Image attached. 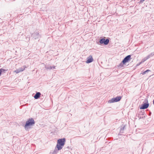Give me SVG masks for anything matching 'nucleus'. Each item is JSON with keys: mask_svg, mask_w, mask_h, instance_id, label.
I'll return each instance as SVG.
<instances>
[{"mask_svg": "<svg viewBox=\"0 0 154 154\" xmlns=\"http://www.w3.org/2000/svg\"><path fill=\"white\" fill-rule=\"evenodd\" d=\"M94 60L92 56L90 55L87 58V60L85 61L87 63H91Z\"/></svg>", "mask_w": 154, "mask_h": 154, "instance_id": "10", "label": "nucleus"}, {"mask_svg": "<svg viewBox=\"0 0 154 154\" xmlns=\"http://www.w3.org/2000/svg\"><path fill=\"white\" fill-rule=\"evenodd\" d=\"M60 150H58V149L56 148V146H55V149L54 151L52 152H50L49 154H57L58 152V151Z\"/></svg>", "mask_w": 154, "mask_h": 154, "instance_id": "14", "label": "nucleus"}, {"mask_svg": "<svg viewBox=\"0 0 154 154\" xmlns=\"http://www.w3.org/2000/svg\"><path fill=\"white\" fill-rule=\"evenodd\" d=\"M149 104L148 102L147 99H145L143 103H142L141 106H139L140 109H146L149 107Z\"/></svg>", "mask_w": 154, "mask_h": 154, "instance_id": "3", "label": "nucleus"}, {"mask_svg": "<svg viewBox=\"0 0 154 154\" xmlns=\"http://www.w3.org/2000/svg\"><path fill=\"white\" fill-rule=\"evenodd\" d=\"M125 64V63H124L122 62V61L119 64V65L118 66L119 67H120V68L122 67H123L124 66V65Z\"/></svg>", "mask_w": 154, "mask_h": 154, "instance_id": "16", "label": "nucleus"}, {"mask_svg": "<svg viewBox=\"0 0 154 154\" xmlns=\"http://www.w3.org/2000/svg\"><path fill=\"white\" fill-rule=\"evenodd\" d=\"M145 112L144 110L141 111L140 112L137 113V116L138 117L139 119H144L145 118Z\"/></svg>", "mask_w": 154, "mask_h": 154, "instance_id": "6", "label": "nucleus"}, {"mask_svg": "<svg viewBox=\"0 0 154 154\" xmlns=\"http://www.w3.org/2000/svg\"><path fill=\"white\" fill-rule=\"evenodd\" d=\"M141 62H140V63H139L138 64H137V66H139L141 63Z\"/></svg>", "mask_w": 154, "mask_h": 154, "instance_id": "23", "label": "nucleus"}, {"mask_svg": "<svg viewBox=\"0 0 154 154\" xmlns=\"http://www.w3.org/2000/svg\"><path fill=\"white\" fill-rule=\"evenodd\" d=\"M150 57H150V55H149H149L147 56L146 57H145V58L146 60H147Z\"/></svg>", "mask_w": 154, "mask_h": 154, "instance_id": "19", "label": "nucleus"}, {"mask_svg": "<svg viewBox=\"0 0 154 154\" xmlns=\"http://www.w3.org/2000/svg\"><path fill=\"white\" fill-rule=\"evenodd\" d=\"M31 36L35 39L39 38L40 37V34L37 32H34L32 34Z\"/></svg>", "mask_w": 154, "mask_h": 154, "instance_id": "8", "label": "nucleus"}, {"mask_svg": "<svg viewBox=\"0 0 154 154\" xmlns=\"http://www.w3.org/2000/svg\"><path fill=\"white\" fill-rule=\"evenodd\" d=\"M131 55H129L125 57L122 60V62L124 63H126L128 62L131 59Z\"/></svg>", "mask_w": 154, "mask_h": 154, "instance_id": "7", "label": "nucleus"}, {"mask_svg": "<svg viewBox=\"0 0 154 154\" xmlns=\"http://www.w3.org/2000/svg\"><path fill=\"white\" fill-rule=\"evenodd\" d=\"M122 98V96H117L115 97H114L109 100L108 102L109 103H112L114 102H118L120 101Z\"/></svg>", "mask_w": 154, "mask_h": 154, "instance_id": "5", "label": "nucleus"}, {"mask_svg": "<svg viewBox=\"0 0 154 154\" xmlns=\"http://www.w3.org/2000/svg\"><path fill=\"white\" fill-rule=\"evenodd\" d=\"M45 68L47 69H55V66H52L49 65L46 66H45Z\"/></svg>", "mask_w": 154, "mask_h": 154, "instance_id": "13", "label": "nucleus"}, {"mask_svg": "<svg viewBox=\"0 0 154 154\" xmlns=\"http://www.w3.org/2000/svg\"><path fill=\"white\" fill-rule=\"evenodd\" d=\"M109 42V38L105 39L104 38H100L99 39V42L98 44L99 45H101L103 44L105 45H108Z\"/></svg>", "mask_w": 154, "mask_h": 154, "instance_id": "4", "label": "nucleus"}, {"mask_svg": "<svg viewBox=\"0 0 154 154\" xmlns=\"http://www.w3.org/2000/svg\"><path fill=\"white\" fill-rule=\"evenodd\" d=\"M150 57H150V55H149H149L147 56L146 57H145V58L146 60H147Z\"/></svg>", "mask_w": 154, "mask_h": 154, "instance_id": "18", "label": "nucleus"}, {"mask_svg": "<svg viewBox=\"0 0 154 154\" xmlns=\"http://www.w3.org/2000/svg\"><path fill=\"white\" fill-rule=\"evenodd\" d=\"M66 141L65 138L59 139L57 140V142L56 148L58 149V150H61L64 146Z\"/></svg>", "mask_w": 154, "mask_h": 154, "instance_id": "2", "label": "nucleus"}, {"mask_svg": "<svg viewBox=\"0 0 154 154\" xmlns=\"http://www.w3.org/2000/svg\"><path fill=\"white\" fill-rule=\"evenodd\" d=\"M149 55H150V57H151L152 56H153L154 55V52H153L152 53H151Z\"/></svg>", "mask_w": 154, "mask_h": 154, "instance_id": "20", "label": "nucleus"}, {"mask_svg": "<svg viewBox=\"0 0 154 154\" xmlns=\"http://www.w3.org/2000/svg\"><path fill=\"white\" fill-rule=\"evenodd\" d=\"M126 125L122 124V125L121 126L119 132L120 134H122L124 133V131L126 129L125 128Z\"/></svg>", "mask_w": 154, "mask_h": 154, "instance_id": "11", "label": "nucleus"}, {"mask_svg": "<svg viewBox=\"0 0 154 154\" xmlns=\"http://www.w3.org/2000/svg\"><path fill=\"white\" fill-rule=\"evenodd\" d=\"M26 67L25 66H23L17 69L14 72H15L16 73H18L24 70Z\"/></svg>", "mask_w": 154, "mask_h": 154, "instance_id": "9", "label": "nucleus"}, {"mask_svg": "<svg viewBox=\"0 0 154 154\" xmlns=\"http://www.w3.org/2000/svg\"><path fill=\"white\" fill-rule=\"evenodd\" d=\"M145 0H140V3H143Z\"/></svg>", "mask_w": 154, "mask_h": 154, "instance_id": "22", "label": "nucleus"}, {"mask_svg": "<svg viewBox=\"0 0 154 154\" xmlns=\"http://www.w3.org/2000/svg\"><path fill=\"white\" fill-rule=\"evenodd\" d=\"M35 123V121L33 118L28 119L24 126L25 129L26 130L31 128L32 126L34 125Z\"/></svg>", "mask_w": 154, "mask_h": 154, "instance_id": "1", "label": "nucleus"}, {"mask_svg": "<svg viewBox=\"0 0 154 154\" xmlns=\"http://www.w3.org/2000/svg\"><path fill=\"white\" fill-rule=\"evenodd\" d=\"M150 71L149 69H147L146 71H144L143 73H141L142 74V75H143L146 74L147 72H148Z\"/></svg>", "mask_w": 154, "mask_h": 154, "instance_id": "17", "label": "nucleus"}, {"mask_svg": "<svg viewBox=\"0 0 154 154\" xmlns=\"http://www.w3.org/2000/svg\"><path fill=\"white\" fill-rule=\"evenodd\" d=\"M67 148H69V146H67Z\"/></svg>", "mask_w": 154, "mask_h": 154, "instance_id": "24", "label": "nucleus"}, {"mask_svg": "<svg viewBox=\"0 0 154 154\" xmlns=\"http://www.w3.org/2000/svg\"><path fill=\"white\" fill-rule=\"evenodd\" d=\"M146 60V59L145 58H144L141 61V62H145Z\"/></svg>", "mask_w": 154, "mask_h": 154, "instance_id": "21", "label": "nucleus"}, {"mask_svg": "<svg viewBox=\"0 0 154 154\" xmlns=\"http://www.w3.org/2000/svg\"><path fill=\"white\" fill-rule=\"evenodd\" d=\"M41 93L40 92H36L34 96V98L35 99H38L41 97Z\"/></svg>", "mask_w": 154, "mask_h": 154, "instance_id": "12", "label": "nucleus"}, {"mask_svg": "<svg viewBox=\"0 0 154 154\" xmlns=\"http://www.w3.org/2000/svg\"><path fill=\"white\" fill-rule=\"evenodd\" d=\"M6 71V70L5 69L2 68L0 69V76H1L2 73L5 72Z\"/></svg>", "mask_w": 154, "mask_h": 154, "instance_id": "15", "label": "nucleus"}]
</instances>
